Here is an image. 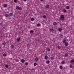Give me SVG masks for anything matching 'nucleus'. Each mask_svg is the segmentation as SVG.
Here are the masks:
<instances>
[{
    "mask_svg": "<svg viewBox=\"0 0 74 74\" xmlns=\"http://www.w3.org/2000/svg\"><path fill=\"white\" fill-rule=\"evenodd\" d=\"M34 18H32L31 19V21H34Z\"/></svg>",
    "mask_w": 74,
    "mask_h": 74,
    "instance_id": "obj_20",
    "label": "nucleus"
},
{
    "mask_svg": "<svg viewBox=\"0 0 74 74\" xmlns=\"http://www.w3.org/2000/svg\"><path fill=\"white\" fill-rule=\"evenodd\" d=\"M49 5H47L46 6V8H49Z\"/></svg>",
    "mask_w": 74,
    "mask_h": 74,
    "instance_id": "obj_17",
    "label": "nucleus"
},
{
    "mask_svg": "<svg viewBox=\"0 0 74 74\" xmlns=\"http://www.w3.org/2000/svg\"><path fill=\"white\" fill-rule=\"evenodd\" d=\"M49 63H50V61L49 60H47L46 61L47 64H49Z\"/></svg>",
    "mask_w": 74,
    "mask_h": 74,
    "instance_id": "obj_5",
    "label": "nucleus"
},
{
    "mask_svg": "<svg viewBox=\"0 0 74 74\" xmlns=\"http://www.w3.org/2000/svg\"><path fill=\"white\" fill-rule=\"evenodd\" d=\"M63 43H65L66 42V40H64L63 41Z\"/></svg>",
    "mask_w": 74,
    "mask_h": 74,
    "instance_id": "obj_19",
    "label": "nucleus"
},
{
    "mask_svg": "<svg viewBox=\"0 0 74 74\" xmlns=\"http://www.w3.org/2000/svg\"><path fill=\"white\" fill-rule=\"evenodd\" d=\"M65 44V45H66V46H67L69 45V43L67 42H66Z\"/></svg>",
    "mask_w": 74,
    "mask_h": 74,
    "instance_id": "obj_7",
    "label": "nucleus"
},
{
    "mask_svg": "<svg viewBox=\"0 0 74 74\" xmlns=\"http://www.w3.org/2000/svg\"><path fill=\"white\" fill-rule=\"evenodd\" d=\"M43 17L44 18H47V16H46L45 15H44L43 16Z\"/></svg>",
    "mask_w": 74,
    "mask_h": 74,
    "instance_id": "obj_16",
    "label": "nucleus"
},
{
    "mask_svg": "<svg viewBox=\"0 0 74 74\" xmlns=\"http://www.w3.org/2000/svg\"><path fill=\"white\" fill-rule=\"evenodd\" d=\"M25 64L27 66V65H28V63L26 62L25 63Z\"/></svg>",
    "mask_w": 74,
    "mask_h": 74,
    "instance_id": "obj_36",
    "label": "nucleus"
},
{
    "mask_svg": "<svg viewBox=\"0 0 74 74\" xmlns=\"http://www.w3.org/2000/svg\"><path fill=\"white\" fill-rule=\"evenodd\" d=\"M70 67L71 68H72V67H73V65H70Z\"/></svg>",
    "mask_w": 74,
    "mask_h": 74,
    "instance_id": "obj_30",
    "label": "nucleus"
},
{
    "mask_svg": "<svg viewBox=\"0 0 74 74\" xmlns=\"http://www.w3.org/2000/svg\"><path fill=\"white\" fill-rule=\"evenodd\" d=\"M14 1L15 3H16V2L17 1H16V0H14Z\"/></svg>",
    "mask_w": 74,
    "mask_h": 74,
    "instance_id": "obj_39",
    "label": "nucleus"
},
{
    "mask_svg": "<svg viewBox=\"0 0 74 74\" xmlns=\"http://www.w3.org/2000/svg\"><path fill=\"white\" fill-rule=\"evenodd\" d=\"M50 31L52 32L53 31V29H51Z\"/></svg>",
    "mask_w": 74,
    "mask_h": 74,
    "instance_id": "obj_34",
    "label": "nucleus"
},
{
    "mask_svg": "<svg viewBox=\"0 0 74 74\" xmlns=\"http://www.w3.org/2000/svg\"><path fill=\"white\" fill-rule=\"evenodd\" d=\"M21 62H22V63H24V62H25V60L22 59L21 60Z\"/></svg>",
    "mask_w": 74,
    "mask_h": 74,
    "instance_id": "obj_9",
    "label": "nucleus"
},
{
    "mask_svg": "<svg viewBox=\"0 0 74 74\" xmlns=\"http://www.w3.org/2000/svg\"><path fill=\"white\" fill-rule=\"evenodd\" d=\"M3 56H7V54L5 53H4L3 54Z\"/></svg>",
    "mask_w": 74,
    "mask_h": 74,
    "instance_id": "obj_22",
    "label": "nucleus"
},
{
    "mask_svg": "<svg viewBox=\"0 0 74 74\" xmlns=\"http://www.w3.org/2000/svg\"><path fill=\"white\" fill-rule=\"evenodd\" d=\"M34 65L35 66H37V63H35L34 64Z\"/></svg>",
    "mask_w": 74,
    "mask_h": 74,
    "instance_id": "obj_21",
    "label": "nucleus"
},
{
    "mask_svg": "<svg viewBox=\"0 0 74 74\" xmlns=\"http://www.w3.org/2000/svg\"><path fill=\"white\" fill-rule=\"evenodd\" d=\"M9 16V15H8V14H7L5 15V16H6V17H8Z\"/></svg>",
    "mask_w": 74,
    "mask_h": 74,
    "instance_id": "obj_10",
    "label": "nucleus"
},
{
    "mask_svg": "<svg viewBox=\"0 0 74 74\" xmlns=\"http://www.w3.org/2000/svg\"><path fill=\"white\" fill-rule=\"evenodd\" d=\"M60 37H63V35H62V34H60Z\"/></svg>",
    "mask_w": 74,
    "mask_h": 74,
    "instance_id": "obj_25",
    "label": "nucleus"
},
{
    "mask_svg": "<svg viewBox=\"0 0 74 74\" xmlns=\"http://www.w3.org/2000/svg\"><path fill=\"white\" fill-rule=\"evenodd\" d=\"M27 45V46L28 47H29V44H28Z\"/></svg>",
    "mask_w": 74,
    "mask_h": 74,
    "instance_id": "obj_40",
    "label": "nucleus"
},
{
    "mask_svg": "<svg viewBox=\"0 0 74 74\" xmlns=\"http://www.w3.org/2000/svg\"><path fill=\"white\" fill-rule=\"evenodd\" d=\"M16 10H22V8L21 7H19L18 6H16Z\"/></svg>",
    "mask_w": 74,
    "mask_h": 74,
    "instance_id": "obj_1",
    "label": "nucleus"
},
{
    "mask_svg": "<svg viewBox=\"0 0 74 74\" xmlns=\"http://www.w3.org/2000/svg\"><path fill=\"white\" fill-rule=\"evenodd\" d=\"M63 68V67L62 66H60V69H62Z\"/></svg>",
    "mask_w": 74,
    "mask_h": 74,
    "instance_id": "obj_13",
    "label": "nucleus"
},
{
    "mask_svg": "<svg viewBox=\"0 0 74 74\" xmlns=\"http://www.w3.org/2000/svg\"><path fill=\"white\" fill-rule=\"evenodd\" d=\"M53 59H54V58H53V57H51V60H53Z\"/></svg>",
    "mask_w": 74,
    "mask_h": 74,
    "instance_id": "obj_37",
    "label": "nucleus"
},
{
    "mask_svg": "<svg viewBox=\"0 0 74 74\" xmlns=\"http://www.w3.org/2000/svg\"><path fill=\"white\" fill-rule=\"evenodd\" d=\"M24 1H27V0H23Z\"/></svg>",
    "mask_w": 74,
    "mask_h": 74,
    "instance_id": "obj_41",
    "label": "nucleus"
},
{
    "mask_svg": "<svg viewBox=\"0 0 74 74\" xmlns=\"http://www.w3.org/2000/svg\"><path fill=\"white\" fill-rule=\"evenodd\" d=\"M35 60L36 61H38V58L36 57L35 58Z\"/></svg>",
    "mask_w": 74,
    "mask_h": 74,
    "instance_id": "obj_8",
    "label": "nucleus"
},
{
    "mask_svg": "<svg viewBox=\"0 0 74 74\" xmlns=\"http://www.w3.org/2000/svg\"><path fill=\"white\" fill-rule=\"evenodd\" d=\"M44 0H40V1H44Z\"/></svg>",
    "mask_w": 74,
    "mask_h": 74,
    "instance_id": "obj_42",
    "label": "nucleus"
},
{
    "mask_svg": "<svg viewBox=\"0 0 74 74\" xmlns=\"http://www.w3.org/2000/svg\"><path fill=\"white\" fill-rule=\"evenodd\" d=\"M16 62H19V60H16Z\"/></svg>",
    "mask_w": 74,
    "mask_h": 74,
    "instance_id": "obj_33",
    "label": "nucleus"
},
{
    "mask_svg": "<svg viewBox=\"0 0 74 74\" xmlns=\"http://www.w3.org/2000/svg\"><path fill=\"white\" fill-rule=\"evenodd\" d=\"M68 56V54H65V57H67V56Z\"/></svg>",
    "mask_w": 74,
    "mask_h": 74,
    "instance_id": "obj_23",
    "label": "nucleus"
},
{
    "mask_svg": "<svg viewBox=\"0 0 74 74\" xmlns=\"http://www.w3.org/2000/svg\"><path fill=\"white\" fill-rule=\"evenodd\" d=\"M10 16H11L12 15V13H10Z\"/></svg>",
    "mask_w": 74,
    "mask_h": 74,
    "instance_id": "obj_27",
    "label": "nucleus"
},
{
    "mask_svg": "<svg viewBox=\"0 0 74 74\" xmlns=\"http://www.w3.org/2000/svg\"><path fill=\"white\" fill-rule=\"evenodd\" d=\"M71 62H74V60H72Z\"/></svg>",
    "mask_w": 74,
    "mask_h": 74,
    "instance_id": "obj_29",
    "label": "nucleus"
},
{
    "mask_svg": "<svg viewBox=\"0 0 74 74\" xmlns=\"http://www.w3.org/2000/svg\"><path fill=\"white\" fill-rule=\"evenodd\" d=\"M45 59L46 60L48 59V56H45Z\"/></svg>",
    "mask_w": 74,
    "mask_h": 74,
    "instance_id": "obj_3",
    "label": "nucleus"
},
{
    "mask_svg": "<svg viewBox=\"0 0 74 74\" xmlns=\"http://www.w3.org/2000/svg\"><path fill=\"white\" fill-rule=\"evenodd\" d=\"M20 39H21V38H17V40L18 41H20Z\"/></svg>",
    "mask_w": 74,
    "mask_h": 74,
    "instance_id": "obj_18",
    "label": "nucleus"
},
{
    "mask_svg": "<svg viewBox=\"0 0 74 74\" xmlns=\"http://www.w3.org/2000/svg\"><path fill=\"white\" fill-rule=\"evenodd\" d=\"M47 51H50V49L49 48H47Z\"/></svg>",
    "mask_w": 74,
    "mask_h": 74,
    "instance_id": "obj_14",
    "label": "nucleus"
},
{
    "mask_svg": "<svg viewBox=\"0 0 74 74\" xmlns=\"http://www.w3.org/2000/svg\"><path fill=\"white\" fill-rule=\"evenodd\" d=\"M30 33H33V31L31 30L30 31Z\"/></svg>",
    "mask_w": 74,
    "mask_h": 74,
    "instance_id": "obj_24",
    "label": "nucleus"
},
{
    "mask_svg": "<svg viewBox=\"0 0 74 74\" xmlns=\"http://www.w3.org/2000/svg\"><path fill=\"white\" fill-rule=\"evenodd\" d=\"M41 26V24L40 23H38L37 25V26L38 27H39V26Z\"/></svg>",
    "mask_w": 74,
    "mask_h": 74,
    "instance_id": "obj_11",
    "label": "nucleus"
},
{
    "mask_svg": "<svg viewBox=\"0 0 74 74\" xmlns=\"http://www.w3.org/2000/svg\"><path fill=\"white\" fill-rule=\"evenodd\" d=\"M64 15H61L60 16V19L61 20H63L64 19Z\"/></svg>",
    "mask_w": 74,
    "mask_h": 74,
    "instance_id": "obj_2",
    "label": "nucleus"
},
{
    "mask_svg": "<svg viewBox=\"0 0 74 74\" xmlns=\"http://www.w3.org/2000/svg\"><path fill=\"white\" fill-rule=\"evenodd\" d=\"M65 63V62H64V61H63L62 62H61V64H64V63Z\"/></svg>",
    "mask_w": 74,
    "mask_h": 74,
    "instance_id": "obj_12",
    "label": "nucleus"
},
{
    "mask_svg": "<svg viewBox=\"0 0 74 74\" xmlns=\"http://www.w3.org/2000/svg\"><path fill=\"white\" fill-rule=\"evenodd\" d=\"M63 11L64 12H66V10H64Z\"/></svg>",
    "mask_w": 74,
    "mask_h": 74,
    "instance_id": "obj_28",
    "label": "nucleus"
},
{
    "mask_svg": "<svg viewBox=\"0 0 74 74\" xmlns=\"http://www.w3.org/2000/svg\"><path fill=\"white\" fill-rule=\"evenodd\" d=\"M62 30V28H60L58 29V30L59 32H61Z\"/></svg>",
    "mask_w": 74,
    "mask_h": 74,
    "instance_id": "obj_4",
    "label": "nucleus"
},
{
    "mask_svg": "<svg viewBox=\"0 0 74 74\" xmlns=\"http://www.w3.org/2000/svg\"><path fill=\"white\" fill-rule=\"evenodd\" d=\"M57 23H56V22H55L53 23V25H54V26H56V25Z\"/></svg>",
    "mask_w": 74,
    "mask_h": 74,
    "instance_id": "obj_15",
    "label": "nucleus"
},
{
    "mask_svg": "<svg viewBox=\"0 0 74 74\" xmlns=\"http://www.w3.org/2000/svg\"><path fill=\"white\" fill-rule=\"evenodd\" d=\"M58 49H60V46H58Z\"/></svg>",
    "mask_w": 74,
    "mask_h": 74,
    "instance_id": "obj_35",
    "label": "nucleus"
},
{
    "mask_svg": "<svg viewBox=\"0 0 74 74\" xmlns=\"http://www.w3.org/2000/svg\"><path fill=\"white\" fill-rule=\"evenodd\" d=\"M11 48H13L14 47V45H12L11 46Z\"/></svg>",
    "mask_w": 74,
    "mask_h": 74,
    "instance_id": "obj_31",
    "label": "nucleus"
},
{
    "mask_svg": "<svg viewBox=\"0 0 74 74\" xmlns=\"http://www.w3.org/2000/svg\"><path fill=\"white\" fill-rule=\"evenodd\" d=\"M5 67L6 68H8V65H6L5 66Z\"/></svg>",
    "mask_w": 74,
    "mask_h": 74,
    "instance_id": "obj_32",
    "label": "nucleus"
},
{
    "mask_svg": "<svg viewBox=\"0 0 74 74\" xmlns=\"http://www.w3.org/2000/svg\"><path fill=\"white\" fill-rule=\"evenodd\" d=\"M66 9H69V6H67L66 7Z\"/></svg>",
    "mask_w": 74,
    "mask_h": 74,
    "instance_id": "obj_26",
    "label": "nucleus"
},
{
    "mask_svg": "<svg viewBox=\"0 0 74 74\" xmlns=\"http://www.w3.org/2000/svg\"><path fill=\"white\" fill-rule=\"evenodd\" d=\"M8 6L7 4H5L3 5V7H6Z\"/></svg>",
    "mask_w": 74,
    "mask_h": 74,
    "instance_id": "obj_6",
    "label": "nucleus"
},
{
    "mask_svg": "<svg viewBox=\"0 0 74 74\" xmlns=\"http://www.w3.org/2000/svg\"><path fill=\"white\" fill-rule=\"evenodd\" d=\"M64 39H66L67 38V37L66 36H65L64 38Z\"/></svg>",
    "mask_w": 74,
    "mask_h": 74,
    "instance_id": "obj_38",
    "label": "nucleus"
}]
</instances>
